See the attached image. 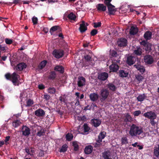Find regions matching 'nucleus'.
Segmentation results:
<instances>
[{"label": "nucleus", "mask_w": 159, "mask_h": 159, "mask_svg": "<svg viewBox=\"0 0 159 159\" xmlns=\"http://www.w3.org/2000/svg\"><path fill=\"white\" fill-rule=\"evenodd\" d=\"M130 128L129 133L132 137L139 135L143 133V128L137 125L133 124L129 125Z\"/></svg>", "instance_id": "f257e3e1"}, {"label": "nucleus", "mask_w": 159, "mask_h": 159, "mask_svg": "<svg viewBox=\"0 0 159 159\" xmlns=\"http://www.w3.org/2000/svg\"><path fill=\"white\" fill-rule=\"evenodd\" d=\"M5 76L7 80H11L14 84L17 83L20 77L19 75L15 72H14L12 74L7 73L5 75Z\"/></svg>", "instance_id": "f03ea898"}, {"label": "nucleus", "mask_w": 159, "mask_h": 159, "mask_svg": "<svg viewBox=\"0 0 159 159\" xmlns=\"http://www.w3.org/2000/svg\"><path fill=\"white\" fill-rule=\"evenodd\" d=\"M109 94V90L105 88L102 89L100 91V94L102 98L100 100L101 102L104 101L108 98Z\"/></svg>", "instance_id": "7ed1b4c3"}, {"label": "nucleus", "mask_w": 159, "mask_h": 159, "mask_svg": "<svg viewBox=\"0 0 159 159\" xmlns=\"http://www.w3.org/2000/svg\"><path fill=\"white\" fill-rule=\"evenodd\" d=\"M112 0H106V1L104 3L106 6H107L108 11H109V14L113 15L114 13L115 10L114 8L115 6L111 3V2Z\"/></svg>", "instance_id": "20e7f679"}, {"label": "nucleus", "mask_w": 159, "mask_h": 159, "mask_svg": "<svg viewBox=\"0 0 159 159\" xmlns=\"http://www.w3.org/2000/svg\"><path fill=\"white\" fill-rule=\"evenodd\" d=\"M52 54L55 57L59 59L63 57L64 54V52L61 49H55L52 52Z\"/></svg>", "instance_id": "39448f33"}, {"label": "nucleus", "mask_w": 159, "mask_h": 159, "mask_svg": "<svg viewBox=\"0 0 159 159\" xmlns=\"http://www.w3.org/2000/svg\"><path fill=\"white\" fill-rule=\"evenodd\" d=\"M143 116L149 119H156L157 117V115L156 113L152 111H150L144 113Z\"/></svg>", "instance_id": "423d86ee"}, {"label": "nucleus", "mask_w": 159, "mask_h": 159, "mask_svg": "<svg viewBox=\"0 0 159 159\" xmlns=\"http://www.w3.org/2000/svg\"><path fill=\"white\" fill-rule=\"evenodd\" d=\"M127 40L125 38H120L117 41V44L120 47H125L127 45Z\"/></svg>", "instance_id": "0eeeda50"}, {"label": "nucleus", "mask_w": 159, "mask_h": 159, "mask_svg": "<svg viewBox=\"0 0 159 159\" xmlns=\"http://www.w3.org/2000/svg\"><path fill=\"white\" fill-rule=\"evenodd\" d=\"M111 153L109 150L105 151L102 153V156L104 159H118L117 157L116 158L115 157H114V155L112 156V158H111Z\"/></svg>", "instance_id": "6e6552de"}, {"label": "nucleus", "mask_w": 159, "mask_h": 159, "mask_svg": "<svg viewBox=\"0 0 159 159\" xmlns=\"http://www.w3.org/2000/svg\"><path fill=\"white\" fill-rule=\"evenodd\" d=\"M122 119L126 124L128 122H131L133 121V118L129 113H125L122 117Z\"/></svg>", "instance_id": "1a4fd4ad"}, {"label": "nucleus", "mask_w": 159, "mask_h": 159, "mask_svg": "<svg viewBox=\"0 0 159 159\" xmlns=\"http://www.w3.org/2000/svg\"><path fill=\"white\" fill-rule=\"evenodd\" d=\"M22 134L25 136H28L30 134V130L26 125H23L21 129Z\"/></svg>", "instance_id": "9d476101"}, {"label": "nucleus", "mask_w": 159, "mask_h": 159, "mask_svg": "<svg viewBox=\"0 0 159 159\" xmlns=\"http://www.w3.org/2000/svg\"><path fill=\"white\" fill-rule=\"evenodd\" d=\"M82 23L80 24L79 30L81 33H83L87 30V26L89 25V24L87 23H86L84 21H82Z\"/></svg>", "instance_id": "9b49d317"}, {"label": "nucleus", "mask_w": 159, "mask_h": 159, "mask_svg": "<svg viewBox=\"0 0 159 159\" xmlns=\"http://www.w3.org/2000/svg\"><path fill=\"white\" fill-rule=\"evenodd\" d=\"M144 59V62L147 64L151 65L154 61L152 57L149 55H147L145 56Z\"/></svg>", "instance_id": "f8f14e48"}, {"label": "nucleus", "mask_w": 159, "mask_h": 159, "mask_svg": "<svg viewBox=\"0 0 159 159\" xmlns=\"http://www.w3.org/2000/svg\"><path fill=\"white\" fill-rule=\"evenodd\" d=\"M108 77V73L106 72H101L98 74V79L101 81H105Z\"/></svg>", "instance_id": "ddd939ff"}, {"label": "nucleus", "mask_w": 159, "mask_h": 159, "mask_svg": "<svg viewBox=\"0 0 159 159\" xmlns=\"http://www.w3.org/2000/svg\"><path fill=\"white\" fill-rule=\"evenodd\" d=\"M89 97L91 101L95 102L98 100L99 95L97 93H93L89 95Z\"/></svg>", "instance_id": "4468645a"}, {"label": "nucleus", "mask_w": 159, "mask_h": 159, "mask_svg": "<svg viewBox=\"0 0 159 159\" xmlns=\"http://www.w3.org/2000/svg\"><path fill=\"white\" fill-rule=\"evenodd\" d=\"M109 69L110 71L112 72H116L118 70L119 67L118 64L115 62H112V64L110 66Z\"/></svg>", "instance_id": "2eb2a0df"}, {"label": "nucleus", "mask_w": 159, "mask_h": 159, "mask_svg": "<svg viewBox=\"0 0 159 159\" xmlns=\"http://www.w3.org/2000/svg\"><path fill=\"white\" fill-rule=\"evenodd\" d=\"M91 122L92 125L95 127H97L99 126L101 123V121L99 119L95 118L92 119Z\"/></svg>", "instance_id": "dca6fc26"}, {"label": "nucleus", "mask_w": 159, "mask_h": 159, "mask_svg": "<svg viewBox=\"0 0 159 159\" xmlns=\"http://www.w3.org/2000/svg\"><path fill=\"white\" fill-rule=\"evenodd\" d=\"M135 58L132 56H129L127 58L126 63L129 66H131L134 63Z\"/></svg>", "instance_id": "f3484780"}, {"label": "nucleus", "mask_w": 159, "mask_h": 159, "mask_svg": "<svg viewBox=\"0 0 159 159\" xmlns=\"http://www.w3.org/2000/svg\"><path fill=\"white\" fill-rule=\"evenodd\" d=\"M35 115L38 117H43L45 115L44 111L41 108H39L35 111Z\"/></svg>", "instance_id": "a211bd4d"}, {"label": "nucleus", "mask_w": 159, "mask_h": 159, "mask_svg": "<svg viewBox=\"0 0 159 159\" xmlns=\"http://www.w3.org/2000/svg\"><path fill=\"white\" fill-rule=\"evenodd\" d=\"M85 82V78L83 76L79 77L78 78V81L77 84L79 87H81L84 85Z\"/></svg>", "instance_id": "6ab92c4d"}, {"label": "nucleus", "mask_w": 159, "mask_h": 159, "mask_svg": "<svg viewBox=\"0 0 159 159\" xmlns=\"http://www.w3.org/2000/svg\"><path fill=\"white\" fill-rule=\"evenodd\" d=\"M96 7L98 11H105L107 9L106 6L103 4L99 3L96 5Z\"/></svg>", "instance_id": "aec40b11"}, {"label": "nucleus", "mask_w": 159, "mask_h": 159, "mask_svg": "<svg viewBox=\"0 0 159 159\" xmlns=\"http://www.w3.org/2000/svg\"><path fill=\"white\" fill-rule=\"evenodd\" d=\"M134 66L142 74L145 72V69L143 66L139 64H135L134 65Z\"/></svg>", "instance_id": "412c9836"}, {"label": "nucleus", "mask_w": 159, "mask_h": 159, "mask_svg": "<svg viewBox=\"0 0 159 159\" xmlns=\"http://www.w3.org/2000/svg\"><path fill=\"white\" fill-rule=\"evenodd\" d=\"M54 69L55 71H58L61 74H63L64 72V68L61 65L56 66Z\"/></svg>", "instance_id": "4be33fe9"}, {"label": "nucleus", "mask_w": 159, "mask_h": 159, "mask_svg": "<svg viewBox=\"0 0 159 159\" xmlns=\"http://www.w3.org/2000/svg\"><path fill=\"white\" fill-rule=\"evenodd\" d=\"M26 65L24 62H21L17 65L16 67L17 70L21 71L26 67Z\"/></svg>", "instance_id": "5701e85b"}, {"label": "nucleus", "mask_w": 159, "mask_h": 159, "mask_svg": "<svg viewBox=\"0 0 159 159\" xmlns=\"http://www.w3.org/2000/svg\"><path fill=\"white\" fill-rule=\"evenodd\" d=\"M152 33L150 31H147L144 34L143 37L146 40L150 39L152 38Z\"/></svg>", "instance_id": "b1692460"}, {"label": "nucleus", "mask_w": 159, "mask_h": 159, "mask_svg": "<svg viewBox=\"0 0 159 159\" xmlns=\"http://www.w3.org/2000/svg\"><path fill=\"white\" fill-rule=\"evenodd\" d=\"M142 53V49L139 46H137L134 50V53L137 56H140Z\"/></svg>", "instance_id": "393cba45"}, {"label": "nucleus", "mask_w": 159, "mask_h": 159, "mask_svg": "<svg viewBox=\"0 0 159 159\" xmlns=\"http://www.w3.org/2000/svg\"><path fill=\"white\" fill-rule=\"evenodd\" d=\"M93 147L91 145H88L86 146L84 152L86 154H89L91 153L93 151Z\"/></svg>", "instance_id": "a878e982"}, {"label": "nucleus", "mask_w": 159, "mask_h": 159, "mask_svg": "<svg viewBox=\"0 0 159 159\" xmlns=\"http://www.w3.org/2000/svg\"><path fill=\"white\" fill-rule=\"evenodd\" d=\"M147 98V94L143 93L140 94L137 98V100L139 102H142Z\"/></svg>", "instance_id": "bb28decb"}, {"label": "nucleus", "mask_w": 159, "mask_h": 159, "mask_svg": "<svg viewBox=\"0 0 159 159\" xmlns=\"http://www.w3.org/2000/svg\"><path fill=\"white\" fill-rule=\"evenodd\" d=\"M138 31V29L137 27L132 26L129 30V34L131 35H134L136 34Z\"/></svg>", "instance_id": "cd10ccee"}, {"label": "nucleus", "mask_w": 159, "mask_h": 159, "mask_svg": "<svg viewBox=\"0 0 159 159\" xmlns=\"http://www.w3.org/2000/svg\"><path fill=\"white\" fill-rule=\"evenodd\" d=\"M107 87L109 89V90L112 91H115L116 89V86L112 83H109L107 84Z\"/></svg>", "instance_id": "c85d7f7f"}, {"label": "nucleus", "mask_w": 159, "mask_h": 159, "mask_svg": "<svg viewBox=\"0 0 159 159\" xmlns=\"http://www.w3.org/2000/svg\"><path fill=\"white\" fill-rule=\"evenodd\" d=\"M121 145H126L128 143V139L127 137L124 136L120 139Z\"/></svg>", "instance_id": "c756f323"}, {"label": "nucleus", "mask_w": 159, "mask_h": 159, "mask_svg": "<svg viewBox=\"0 0 159 159\" xmlns=\"http://www.w3.org/2000/svg\"><path fill=\"white\" fill-rule=\"evenodd\" d=\"M106 133L104 131L101 132L98 136V140H101L102 142V139H103L106 136Z\"/></svg>", "instance_id": "7c9ffc66"}, {"label": "nucleus", "mask_w": 159, "mask_h": 159, "mask_svg": "<svg viewBox=\"0 0 159 159\" xmlns=\"http://www.w3.org/2000/svg\"><path fill=\"white\" fill-rule=\"evenodd\" d=\"M47 61L46 60H44L42 61L39 64L38 66V68L40 70L42 69L46 65Z\"/></svg>", "instance_id": "2f4dec72"}, {"label": "nucleus", "mask_w": 159, "mask_h": 159, "mask_svg": "<svg viewBox=\"0 0 159 159\" xmlns=\"http://www.w3.org/2000/svg\"><path fill=\"white\" fill-rule=\"evenodd\" d=\"M128 73L124 70H120L119 72V76L121 77H126L127 76Z\"/></svg>", "instance_id": "473e14b6"}, {"label": "nucleus", "mask_w": 159, "mask_h": 159, "mask_svg": "<svg viewBox=\"0 0 159 159\" xmlns=\"http://www.w3.org/2000/svg\"><path fill=\"white\" fill-rule=\"evenodd\" d=\"M56 74L54 71H51L48 76V78L49 79L53 80L56 78Z\"/></svg>", "instance_id": "72a5a7b5"}, {"label": "nucleus", "mask_w": 159, "mask_h": 159, "mask_svg": "<svg viewBox=\"0 0 159 159\" xmlns=\"http://www.w3.org/2000/svg\"><path fill=\"white\" fill-rule=\"evenodd\" d=\"M25 106L26 107H30L34 104V102L33 100L31 99H28L26 102Z\"/></svg>", "instance_id": "f704fd0d"}, {"label": "nucleus", "mask_w": 159, "mask_h": 159, "mask_svg": "<svg viewBox=\"0 0 159 159\" xmlns=\"http://www.w3.org/2000/svg\"><path fill=\"white\" fill-rule=\"evenodd\" d=\"M154 154L157 157H158L159 155V145L157 147H155L154 150Z\"/></svg>", "instance_id": "c9c22d12"}, {"label": "nucleus", "mask_w": 159, "mask_h": 159, "mask_svg": "<svg viewBox=\"0 0 159 159\" xmlns=\"http://www.w3.org/2000/svg\"><path fill=\"white\" fill-rule=\"evenodd\" d=\"M68 18L70 20H75L76 17L75 15L73 12L70 13L67 16Z\"/></svg>", "instance_id": "e433bc0d"}, {"label": "nucleus", "mask_w": 159, "mask_h": 159, "mask_svg": "<svg viewBox=\"0 0 159 159\" xmlns=\"http://www.w3.org/2000/svg\"><path fill=\"white\" fill-rule=\"evenodd\" d=\"M73 137V135L69 133L67 134L66 136V140L68 141H71Z\"/></svg>", "instance_id": "4c0bfd02"}, {"label": "nucleus", "mask_w": 159, "mask_h": 159, "mask_svg": "<svg viewBox=\"0 0 159 159\" xmlns=\"http://www.w3.org/2000/svg\"><path fill=\"white\" fill-rule=\"evenodd\" d=\"M72 146L74 147V150L75 151H77L79 149V146L77 141H74L72 143Z\"/></svg>", "instance_id": "58836bf2"}, {"label": "nucleus", "mask_w": 159, "mask_h": 159, "mask_svg": "<svg viewBox=\"0 0 159 159\" xmlns=\"http://www.w3.org/2000/svg\"><path fill=\"white\" fill-rule=\"evenodd\" d=\"M45 133V130L44 129H41L40 130L38 131L36 133V135L39 137H41Z\"/></svg>", "instance_id": "ea45409f"}, {"label": "nucleus", "mask_w": 159, "mask_h": 159, "mask_svg": "<svg viewBox=\"0 0 159 159\" xmlns=\"http://www.w3.org/2000/svg\"><path fill=\"white\" fill-rule=\"evenodd\" d=\"M96 141L97 142L94 143L93 144L94 147L96 148H99L101 145H102L101 142H102L101 141V140H98V139Z\"/></svg>", "instance_id": "a19ab883"}, {"label": "nucleus", "mask_w": 159, "mask_h": 159, "mask_svg": "<svg viewBox=\"0 0 159 159\" xmlns=\"http://www.w3.org/2000/svg\"><path fill=\"white\" fill-rule=\"evenodd\" d=\"M68 146L66 144L63 145L61 149H60L59 152H66Z\"/></svg>", "instance_id": "79ce46f5"}, {"label": "nucleus", "mask_w": 159, "mask_h": 159, "mask_svg": "<svg viewBox=\"0 0 159 159\" xmlns=\"http://www.w3.org/2000/svg\"><path fill=\"white\" fill-rule=\"evenodd\" d=\"M152 45L151 43H148L146 45V47H145V50L147 51H148V52H150L152 50L151 47Z\"/></svg>", "instance_id": "37998d69"}, {"label": "nucleus", "mask_w": 159, "mask_h": 159, "mask_svg": "<svg viewBox=\"0 0 159 159\" xmlns=\"http://www.w3.org/2000/svg\"><path fill=\"white\" fill-rule=\"evenodd\" d=\"M21 124L20 121L17 120H16L13 122V126L15 128L19 126Z\"/></svg>", "instance_id": "c03bdc74"}, {"label": "nucleus", "mask_w": 159, "mask_h": 159, "mask_svg": "<svg viewBox=\"0 0 159 159\" xmlns=\"http://www.w3.org/2000/svg\"><path fill=\"white\" fill-rule=\"evenodd\" d=\"M56 91V89L54 87H49L48 89V92L50 94H54Z\"/></svg>", "instance_id": "a18cd8bd"}, {"label": "nucleus", "mask_w": 159, "mask_h": 159, "mask_svg": "<svg viewBox=\"0 0 159 159\" xmlns=\"http://www.w3.org/2000/svg\"><path fill=\"white\" fill-rule=\"evenodd\" d=\"M59 27L58 26H52L51 27V28L50 29L49 32L51 33V34H52V33L53 32L56 31L58 29V28H59Z\"/></svg>", "instance_id": "49530a36"}, {"label": "nucleus", "mask_w": 159, "mask_h": 159, "mask_svg": "<svg viewBox=\"0 0 159 159\" xmlns=\"http://www.w3.org/2000/svg\"><path fill=\"white\" fill-rule=\"evenodd\" d=\"M110 54L112 57H116L118 56L116 51L114 50H110Z\"/></svg>", "instance_id": "de8ad7c7"}, {"label": "nucleus", "mask_w": 159, "mask_h": 159, "mask_svg": "<svg viewBox=\"0 0 159 159\" xmlns=\"http://www.w3.org/2000/svg\"><path fill=\"white\" fill-rule=\"evenodd\" d=\"M84 132L85 133L88 132L90 130V128L87 124H84L83 125Z\"/></svg>", "instance_id": "09e8293b"}, {"label": "nucleus", "mask_w": 159, "mask_h": 159, "mask_svg": "<svg viewBox=\"0 0 159 159\" xmlns=\"http://www.w3.org/2000/svg\"><path fill=\"white\" fill-rule=\"evenodd\" d=\"M136 79L139 83L143 79V77L141 75H138L135 76Z\"/></svg>", "instance_id": "8fccbe9b"}, {"label": "nucleus", "mask_w": 159, "mask_h": 159, "mask_svg": "<svg viewBox=\"0 0 159 159\" xmlns=\"http://www.w3.org/2000/svg\"><path fill=\"white\" fill-rule=\"evenodd\" d=\"M63 97L62 96H60L59 98V100L61 102H63L64 103H66V97L65 95H63Z\"/></svg>", "instance_id": "3c124183"}, {"label": "nucleus", "mask_w": 159, "mask_h": 159, "mask_svg": "<svg viewBox=\"0 0 159 159\" xmlns=\"http://www.w3.org/2000/svg\"><path fill=\"white\" fill-rule=\"evenodd\" d=\"M98 33V30L96 29H93L90 32V34L91 36H94L96 35Z\"/></svg>", "instance_id": "603ef678"}, {"label": "nucleus", "mask_w": 159, "mask_h": 159, "mask_svg": "<svg viewBox=\"0 0 159 159\" xmlns=\"http://www.w3.org/2000/svg\"><path fill=\"white\" fill-rule=\"evenodd\" d=\"M93 27L95 28L99 27L101 26L102 23L101 22H95L93 23Z\"/></svg>", "instance_id": "864d4df0"}, {"label": "nucleus", "mask_w": 159, "mask_h": 159, "mask_svg": "<svg viewBox=\"0 0 159 159\" xmlns=\"http://www.w3.org/2000/svg\"><path fill=\"white\" fill-rule=\"evenodd\" d=\"M84 58L87 61H89L91 60V57L89 55H87L84 56Z\"/></svg>", "instance_id": "5fc2aeb1"}, {"label": "nucleus", "mask_w": 159, "mask_h": 159, "mask_svg": "<svg viewBox=\"0 0 159 159\" xmlns=\"http://www.w3.org/2000/svg\"><path fill=\"white\" fill-rule=\"evenodd\" d=\"M5 41L6 43L8 44H11L13 42L12 40L8 38H6Z\"/></svg>", "instance_id": "6e6d98bb"}, {"label": "nucleus", "mask_w": 159, "mask_h": 159, "mask_svg": "<svg viewBox=\"0 0 159 159\" xmlns=\"http://www.w3.org/2000/svg\"><path fill=\"white\" fill-rule=\"evenodd\" d=\"M10 138V137L9 136H7L5 137V139L4 142L6 145H7L9 144V142L8 141L9 140Z\"/></svg>", "instance_id": "4d7b16f0"}, {"label": "nucleus", "mask_w": 159, "mask_h": 159, "mask_svg": "<svg viewBox=\"0 0 159 159\" xmlns=\"http://www.w3.org/2000/svg\"><path fill=\"white\" fill-rule=\"evenodd\" d=\"M141 113V111L140 110L136 111L133 113L134 116H138Z\"/></svg>", "instance_id": "13d9d810"}, {"label": "nucleus", "mask_w": 159, "mask_h": 159, "mask_svg": "<svg viewBox=\"0 0 159 159\" xmlns=\"http://www.w3.org/2000/svg\"><path fill=\"white\" fill-rule=\"evenodd\" d=\"M148 43L147 42V40H143L140 43L141 45H143L144 47H146Z\"/></svg>", "instance_id": "bf43d9fd"}, {"label": "nucleus", "mask_w": 159, "mask_h": 159, "mask_svg": "<svg viewBox=\"0 0 159 159\" xmlns=\"http://www.w3.org/2000/svg\"><path fill=\"white\" fill-rule=\"evenodd\" d=\"M32 21L34 25H36L37 23L38 19L36 17H33L32 18Z\"/></svg>", "instance_id": "052dcab7"}, {"label": "nucleus", "mask_w": 159, "mask_h": 159, "mask_svg": "<svg viewBox=\"0 0 159 159\" xmlns=\"http://www.w3.org/2000/svg\"><path fill=\"white\" fill-rule=\"evenodd\" d=\"M155 119H150V123L153 126H154L156 124V122L154 120Z\"/></svg>", "instance_id": "680f3d73"}, {"label": "nucleus", "mask_w": 159, "mask_h": 159, "mask_svg": "<svg viewBox=\"0 0 159 159\" xmlns=\"http://www.w3.org/2000/svg\"><path fill=\"white\" fill-rule=\"evenodd\" d=\"M50 96L48 94H45L43 96V98L47 101L48 100L50 99Z\"/></svg>", "instance_id": "e2e57ef3"}, {"label": "nucleus", "mask_w": 159, "mask_h": 159, "mask_svg": "<svg viewBox=\"0 0 159 159\" xmlns=\"http://www.w3.org/2000/svg\"><path fill=\"white\" fill-rule=\"evenodd\" d=\"M97 107V106L96 105V103L94 102H93L92 103L91 106H90L89 107V109H91V108L94 109V107Z\"/></svg>", "instance_id": "0e129e2a"}, {"label": "nucleus", "mask_w": 159, "mask_h": 159, "mask_svg": "<svg viewBox=\"0 0 159 159\" xmlns=\"http://www.w3.org/2000/svg\"><path fill=\"white\" fill-rule=\"evenodd\" d=\"M38 87L39 89L41 90L45 88L44 85L42 84L39 85Z\"/></svg>", "instance_id": "69168bd1"}, {"label": "nucleus", "mask_w": 159, "mask_h": 159, "mask_svg": "<svg viewBox=\"0 0 159 159\" xmlns=\"http://www.w3.org/2000/svg\"><path fill=\"white\" fill-rule=\"evenodd\" d=\"M21 0H14L12 3L17 4L21 3Z\"/></svg>", "instance_id": "338daca9"}, {"label": "nucleus", "mask_w": 159, "mask_h": 159, "mask_svg": "<svg viewBox=\"0 0 159 159\" xmlns=\"http://www.w3.org/2000/svg\"><path fill=\"white\" fill-rule=\"evenodd\" d=\"M43 31L45 33H47L48 31V28L47 27H44L43 29Z\"/></svg>", "instance_id": "774afa93"}]
</instances>
